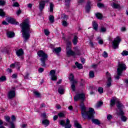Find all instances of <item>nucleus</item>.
Returning a JSON list of instances; mask_svg holds the SVG:
<instances>
[{"mask_svg": "<svg viewBox=\"0 0 128 128\" xmlns=\"http://www.w3.org/2000/svg\"><path fill=\"white\" fill-rule=\"evenodd\" d=\"M81 108V114L82 117L84 120L86 118H88V120H92L93 124H100V120L98 119H92L94 118V115L95 114L94 110V108H89L88 112H86V108L84 106V102L81 103L80 105Z\"/></svg>", "mask_w": 128, "mask_h": 128, "instance_id": "obj_1", "label": "nucleus"}, {"mask_svg": "<svg viewBox=\"0 0 128 128\" xmlns=\"http://www.w3.org/2000/svg\"><path fill=\"white\" fill-rule=\"evenodd\" d=\"M20 26L22 28V36L24 40V42H26L30 38V25L28 20H24V22L20 24Z\"/></svg>", "mask_w": 128, "mask_h": 128, "instance_id": "obj_2", "label": "nucleus"}, {"mask_svg": "<svg viewBox=\"0 0 128 128\" xmlns=\"http://www.w3.org/2000/svg\"><path fill=\"white\" fill-rule=\"evenodd\" d=\"M37 54L40 60L42 66H46V62L48 60V54L44 52L42 50H40L38 52Z\"/></svg>", "mask_w": 128, "mask_h": 128, "instance_id": "obj_3", "label": "nucleus"}, {"mask_svg": "<svg viewBox=\"0 0 128 128\" xmlns=\"http://www.w3.org/2000/svg\"><path fill=\"white\" fill-rule=\"evenodd\" d=\"M126 70V64L124 63H119L118 64V68H117V72H118V74H122V72Z\"/></svg>", "mask_w": 128, "mask_h": 128, "instance_id": "obj_4", "label": "nucleus"}, {"mask_svg": "<svg viewBox=\"0 0 128 128\" xmlns=\"http://www.w3.org/2000/svg\"><path fill=\"white\" fill-rule=\"evenodd\" d=\"M122 41L120 38V37L117 36L116 38L114 39V40L112 42V46L114 50L116 48H118V46L120 45V43Z\"/></svg>", "mask_w": 128, "mask_h": 128, "instance_id": "obj_5", "label": "nucleus"}, {"mask_svg": "<svg viewBox=\"0 0 128 128\" xmlns=\"http://www.w3.org/2000/svg\"><path fill=\"white\" fill-rule=\"evenodd\" d=\"M78 100H80L82 102H84L86 100V95L84 94H77L74 97V100L75 102H78Z\"/></svg>", "mask_w": 128, "mask_h": 128, "instance_id": "obj_6", "label": "nucleus"}, {"mask_svg": "<svg viewBox=\"0 0 128 128\" xmlns=\"http://www.w3.org/2000/svg\"><path fill=\"white\" fill-rule=\"evenodd\" d=\"M106 76L107 78L106 86L107 88H110V86H112V75H110V72H107L106 74Z\"/></svg>", "mask_w": 128, "mask_h": 128, "instance_id": "obj_7", "label": "nucleus"}, {"mask_svg": "<svg viewBox=\"0 0 128 128\" xmlns=\"http://www.w3.org/2000/svg\"><path fill=\"white\" fill-rule=\"evenodd\" d=\"M60 124L61 126H64L65 128H72V124H70V120L67 119L66 120V123L64 124V120H61L60 122Z\"/></svg>", "mask_w": 128, "mask_h": 128, "instance_id": "obj_8", "label": "nucleus"}, {"mask_svg": "<svg viewBox=\"0 0 128 128\" xmlns=\"http://www.w3.org/2000/svg\"><path fill=\"white\" fill-rule=\"evenodd\" d=\"M50 80H58V76L56 75V70H52L50 71Z\"/></svg>", "mask_w": 128, "mask_h": 128, "instance_id": "obj_9", "label": "nucleus"}, {"mask_svg": "<svg viewBox=\"0 0 128 128\" xmlns=\"http://www.w3.org/2000/svg\"><path fill=\"white\" fill-rule=\"evenodd\" d=\"M16 54L18 56H21V60H24V50L22 48H20L16 51Z\"/></svg>", "mask_w": 128, "mask_h": 128, "instance_id": "obj_10", "label": "nucleus"}, {"mask_svg": "<svg viewBox=\"0 0 128 128\" xmlns=\"http://www.w3.org/2000/svg\"><path fill=\"white\" fill-rule=\"evenodd\" d=\"M46 2H48V1L42 0L40 2L39 8L41 12H42V10H44V6H46Z\"/></svg>", "mask_w": 128, "mask_h": 128, "instance_id": "obj_11", "label": "nucleus"}, {"mask_svg": "<svg viewBox=\"0 0 128 128\" xmlns=\"http://www.w3.org/2000/svg\"><path fill=\"white\" fill-rule=\"evenodd\" d=\"M117 114H118V116H122L121 120L122 122H126V116H124V112H122V110H120V112H118Z\"/></svg>", "mask_w": 128, "mask_h": 128, "instance_id": "obj_12", "label": "nucleus"}, {"mask_svg": "<svg viewBox=\"0 0 128 128\" xmlns=\"http://www.w3.org/2000/svg\"><path fill=\"white\" fill-rule=\"evenodd\" d=\"M14 96H16V92L14 91V90H10L8 92V98L10 100L12 98H14Z\"/></svg>", "mask_w": 128, "mask_h": 128, "instance_id": "obj_13", "label": "nucleus"}, {"mask_svg": "<svg viewBox=\"0 0 128 128\" xmlns=\"http://www.w3.org/2000/svg\"><path fill=\"white\" fill-rule=\"evenodd\" d=\"M90 6H92V2H90V1H88L85 8L86 12H90V10L91 8Z\"/></svg>", "mask_w": 128, "mask_h": 128, "instance_id": "obj_14", "label": "nucleus"}, {"mask_svg": "<svg viewBox=\"0 0 128 128\" xmlns=\"http://www.w3.org/2000/svg\"><path fill=\"white\" fill-rule=\"evenodd\" d=\"M117 104H116V106L118 108V110H120H120H122V108H124V106L122 105V103L120 102H117Z\"/></svg>", "mask_w": 128, "mask_h": 128, "instance_id": "obj_15", "label": "nucleus"}, {"mask_svg": "<svg viewBox=\"0 0 128 128\" xmlns=\"http://www.w3.org/2000/svg\"><path fill=\"white\" fill-rule=\"evenodd\" d=\"M66 54L68 56H74L75 54L74 52L70 50H70H67Z\"/></svg>", "mask_w": 128, "mask_h": 128, "instance_id": "obj_16", "label": "nucleus"}, {"mask_svg": "<svg viewBox=\"0 0 128 128\" xmlns=\"http://www.w3.org/2000/svg\"><path fill=\"white\" fill-rule=\"evenodd\" d=\"M7 36L10 38H14V32H7Z\"/></svg>", "mask_w": 128, "mask_h": 128, "instance_id": "obj_17", "label": "nucleus"}, {"mask_svg": "<svg viewBox=\"0 0 128 128\" xmlns=\"http://www.w3.org/2000/svg\"><path fill=\"white\" fill-rule=\"evenodd\" d=\"M92 26L94 30H98V24L96 22V21L92 22Z\"/></svg>", "mask_w": 128, "mask_h": 128, "instance_id": "obj_18", "label": "nucleus"}, {"mask_svg": "<svg viewBox=\"0 0 128 128\" xmlns=\"http://www.w3.org/2000/svg\"><path fill=\"white\" fill-rule=\"evenodd\" d=\"M6 20L8 22H10V24H14V20L12 18H6Z\"/></svg>", "mask_w": 128, "mask_h": 128, "instance_id": "obj_19", "label": "nucleus"}, {"mask_svg": "<svg viewBox=\"0 0 128 128\" xmlns=\"http://www.w3.org/2000/svg\"><path fill=\"white\" fill-rule=\"evenodd\" d=\"M64 87L62 86H60L58 88V92L60 94H64Z\"/></svg>", "mask_w": 128, "mask_h": 128, "instance_id": "obj_20", "label": "nucleus"}, {"mask_svg": "<svg viewBox=\"0 0 128 128\" xmlns=\"http://www.w3.org/2000/svg\"><path fill=\"white\" fill-rule=\"evenodd\" d=\"M42 124L46 126H48L50 124V121L48 120H44L42 121Z\"/></svg>", "mask_w": 128, "mask_h": 128, "instance_id": "obj_21", "label": "nucleus"}, {"mask_svg": "<svg viewBox=\"0 0 128 128\" xmlns=\"http://www.w3.org/2000/svg\"><path fill=\"white\" fill-rule=\"evenodd\" d=\"M54 3L50 2V12H54Z\"/></svg>", "mask_w": 128, "mask_h": 128, "instance_id": "obj_22", "label": "nucleus"}, {"mask_svg": "<svg viewBox=\"0 0 128 128\" xmlns=\"http://www.w3.org/2000/svg\"><path fill=\"white\" fill-rule=\"evenodd\" d=\"M49 20L51 24H54V16L52 15H50L49 16Z\"/></svg>", "mask_w": 128, "mask_h": 128, "instance_id": "obj_23", "label": "nucleus"}, {"mask_svg": "<svg viewBox=\"0 0 128 128\" xmlns=\"http://www.w3.org/2000/svg\"><path fill=\"white\" fill-rule=\"evenodd\" d=\"M116 98H113L112 99L110 100V106H114L116 104Z\"/></svg>", "mask_w": 128, "mask_h": 128, "instance_id": "obj_24", "label": "nucleus"}, {"mask_svg": "<svg viewBox=\"0 0 128 128\" xmlns=\"http://www.w3.org/2000/svg\"><path fill=\"white\" fill-rule=\"evenodd\" d=\"M75 64L76 66H77L79 70H82V68H83L82 64H78V62H76L75 63Z\"/></svg>", "mask_w": 128, "mask_h": 128, "instance_id": "obj_25", "label": "nucleus"}, {"mask_svg": "<svg viewBox=\"0 0 128 128\" xmlns=\"http://www.w3.org/2000/svg\"><path fill=\"white\" fill-rule=\"evenodd\" d=\"M71 46H72V42L70 41H68L66 43V50H70Z\"/></svg>", "mask_w": 128, "mask_h": 128, "instance_id": "obj_26", "label": "nucleus"}, {"mask_svg": "<svg viewBox=\"0 0 128 128\" xmlns=\"http://www.w3.org/2000/svg\"><path fill=\"white\" fill-rule=\"evenodd\" d=\"M54 52H55L56 54H58L59 52H62V48L60 47L54 48Z\"/></svg>", "mask_w": 128, "mask_h": 128, "instance_id": "obj_27", "label": "nucleus"}, {"mask_svg": "<svg viewBox=\"0 0 128 128\" xmlns=\"http://www.w3.org/2000/svg\"><path fill=\"white\" fill-rule=\"evenodd\" d=\"M78 38L77 37V36H74V37L72 40V42H73L74 44V45L77 44Z\"/></svg>", "mask_w": 128, "mask_h": 128, "instance_id": "obj_28", "label": "nucleus"}, {"mask_svg": "<svg viewBox=\"0 0 128 128\" xmlns=\"http://www.w3.org/2000/svg\"><path fill=\"white\" fill-rule=\"evenodd\" d=\"M112 6L114 8H120V4H116V3H113L112 4Z\"/></svg>", "mask_w": 128, "mask_h": 128, "instance_id": "obj_29", "label": "nucleus"}, {"mask_svg": "<svg viewBox=\"0 0 128 128\" xmlns=\"http://www.w3.org/2000/svg\"><path fill=\"white\" fill-rule=\"evenodd\" d=\"M96 16L98 18V20H102V15L100 14V13H97L96 14Z\"/></svg>", "mask_w": 128, "mask_h": 128, "instance_id": "obj_30", "label": "nucleus"}, {"mask_svg": "<svg viewBox=\"0 0 128 128\" xmlns=\"http://www.w3.org/2000/svg\"><path fill=\"white\" fill-rule=\"evenodd\" d=\"M89 76L90 78H94V71H90L89 72Z\"/></svg>", "mask_w": 128, "mask_h": 128, "instance_id": "obj_31", "label": "nucleus"}, {"mask_svg": "<svg viewBox=\"0 0 128 128\" xmlns=\"http://www.w3.org/2000/svg\"><path fill=\"white\" fill-rule=\"evenodd\" d=\"M4 118L6 120V122H10H10H10V116H4Z\"/></svg>", "mask_w": 128, "mask_h": 128, "instance_id": "obj_32", "label": "nucleus"}, {"mask_svg": "<svg viewBox=\"0 0 128 128\" xmlns=\"http://www.w3.org/2000/svg\"><path fill=\"white\" fill-rule=\"evenodd\" d=\"M34 94L36 96V98H40V94L37 91L34 92Z\"/></svg>", "mask_w": 128, "mask_h": 128, "instance_id": "obj_33", "label": "nucleus"}, {"mask_svg": "<svg viewBox=\"0 0 128 128\" xmlns=\"http://www.w3.org/2000/svg\"><path fill=\"white\" fill-rule=\"evenodd\" d=\"M6 16V14L2 9H0V16L4 18Z\"/></svg>", "mask_w": 128, "mask_h": 128, "instance_id": "obj_34", "label": "nucleus"}, {"mask_svg": "<svg viewBox=\"0 0 128 128\" xmlns=\"http://www.w3.org/2000/svg\"><path fill=\"white\" fill-rule=\"evenodd\" d=\"M65 2V6H70V0H64Z\"/></svg>", "mask_w": 128, "mask_h": 128, "instance_id": "obj_35", "label": "nucleus"}, {"mask_svg": "<svg viewBox=\"0 0 128 128\" xmlns=\"http://www.w3.org/2000/svg\"><path fill=\"white\" fill-rule=\"evenodd\" d=\"M74 126L76 128H82V126H80L77 122H74Z\"/></svg>", "mask_w": 128, "mask_h": 128, "instance_id": "obj_36", "label": "nucleus"}, {"mask_svg": "<svg viewBox=\"0 0 128 128\" xmlns=\"http://www.w3.org/2000/svg\"><path fill=\"white\" fill-rule=\"evenodd\" d=\"M6 80V76H2L0 78V82H4Z\"/></svg>", "mask_w": 128, "mask_h": 128, "instance_id": "obj_37", "label": "nucleus"}, {"mask_svg": "<svg viewBox=\"0 0 128 128\" xmlns=\"http://www.w3.org/2000/svg\"><path fill=\"white\" fill-rule=\"evenodd\" d=\"M65 114L62 112H60V113L58 114V116L59 118H64Z\"/></svg>", "mask_w": 128, "mask_h": 128, "instance_id": "obj_38", "label": "nucleus"}, {"mask_svg": "<svg viewBox=\"0 0 128 128\" xmlns=\"http://www.w3.org/2000/svg\"><path fill=\"white\" fill-rule=\"evenodd\" d=\"M98 92L100 94H103L104 93V88L102 87H99L98 88Z\"/></svg>", "mask_w": 128, "mask_h": 128, "instance_id": "obj_39", "label": "nucleus"}, {"mask_svg": "<svg viewBox=\"0 0 128 128\" xmlns=\"http://www.w3.org/2000/svg\"><path fill=\"white\" fill-rule=\"evenodd\" d=\"M102 106V102H99L96 104V108H100V106Z\"/></svg>", "mask_w": 128, "mask_h": 128, "instance_id": "obj_40", "label": "nucleus"}, {"mask_svg": "<svg viewBox=\"0 0 128 128\" xmlns=\"http://www.w3.org/2000/svg\"><path fill=\"white\" fill-rule=\"evenodd\" d=\"M102 56H103L104 58H106L108 56V52H106L104 51L103 54H102Z\"/></svg>", "mask_w": 128, "mask_h": 128, "instance_id": "obj_41", "label": "nucleus"}, {"mask_svg": "<svg viewBox=\"0 0 128 128\" xmlns=\"http://www.w3.org/2000/svg\"><path fill=\"white\" fill-rule=\"evenodd\" d=\"M122 73H120V74H118V72L117 71V76H115V78L116 80H120V77L122 76Z\"/></svg>", "mask_w": 128, "mask_h": 128, "instance_id": "obj_42", "label": "nucleus"}, {"mask_svg": "<svg viewBox=\"0 0 128 128\" xmlns=\"http://www.w3.org/2000/svg\"><path fill=\"white\" fill-rule=\"evenodd\" d=\"M122 54L123 56H128V52L127 50H124L122 52Z\"/></svg>", "mask_w": 128, "mask_h": 128, "instance_id": "obj_43", "label": "nucleus"}, {"mask_svg": "<svg viewBox=\"0 0 128 128\" xmlns=\"http://www.w3.org/2000/svg\"><path fill=\"white\" fill-rule=\"evenodd\" d=\"M68 78L70 82L74 80V76L72 74H70V76L68 77Z\"/></svg>", "mask_w": 128, "mask_h": 128, "instance_id": "obj_44", "label": "nucleus"}, {"mask_svg": "<svg viewBox=\"0 0 128 128\" xmlns=\"http://www.w3.org/2000/svg\"><path fill=\"white\" fill-rule=\"evenodd\" d=\"M12 6L18 8V6H20V4H18V2H15L13 4Z\"/></svg>", "mask_w": 128, "mask_h": 128, "instance_id": "obj_45", "label": "nucleus"}, {"mask_svg": "<svg viewBox=\"0 0 128 128\" xmlns=\"http://www.w3.org/2000/svg\"><path fill=\"white\" fill-rule=\"evenodd\" d=\"M100 32H106V28L104 27H101Z\"/></svg>", "mask_w": 128, "mask_h": 128, "instance_id": "obj_46", "label": "nucleus"}, {"mask_svg": "<svg viewBox=\"0 0 128 128\" xmlns=\"http://www.w3.org/2000/svg\"><path fill=\"white\" fill-rule=\"evenodd\" d=\"M44 34H45L46 36H48L50 34V31L47 29L44 30Z\"/></svg>", "mask_w": 128, "mask_h": 128, "instance_id": "obj_47", "label": "nucleus"}, {"mask_svg": "<svg viewBox=\"0 0 128 128\" xmlns=\"http://www.w3.org/2000/svg\"><path fill=\"white\" fill-rule=\"evenodd\" d=\"M10 126L9 128H16V125H14V122H10Z\"/></svg>", "mask_w": 128, "mask_h": 128, "instance_id": "obj_48", "label": "nucleus"}, {"mask_svg": "<svg viewBox=\"0 0 128 128\" xmlns=\"http://www.w3.org/2000/svg\"><path fill=\"white\" fill-rule=\"evenodd\" d=\"M97 6L98 8H104V5L102 3H98Z\"/></svg>", "mask_w": 128, "mask_h": 128, "instance_id": "obj_49", "label": "nucleus"}, {"mask_svg": "<svg viewBox=\"0 0 128 128\" xmlns=\"http://www.w3.org/2000/svg\"><path fill=\"white\" fill-rule=\"evenodd\" d=\"M71 88H72V90L73 92L76 91V86L74 85V84H72L71 85Z\"/></svg>", "mask_w": 128, "mask_h": 128, "instance_id": "obj_50", "label": "nucleus"}, {"mask_svg": "<svg viewBox=\"0 0 128 128\" xmlns=\"http://www.w3.org/2000/svg\"><path fill=\"white\" fill-rule=\"evenodd\" d=\"M6 4V1L2 0H0V6H4Z\"/></svg>", "mask_w": 128, "mask_h": 128, "instance_id": "obj_51", "label": "nucleus"}, {"mask_svg": "<svg viewBox=\"0 0 128 128\" xmlns=\"http://www.w3.org/2000/svg\"><path fill=\"white\" fill-rule=\"evenodd\" d=\"M20 64L19 62H16L15 63V66H16V68H18V69L20 70Z\"/></svg>", "mask_w": 128, "mask_h": 128, "instance_id": "obj_52", "label": "nucleus"}, {"mask_svg": "<svg viewBox=\"0 0 128 128\" xmlns=\"http://www.w3.org/2000/svg\"><path fill=\"white\" fill-rule=\"evenodd\" d=\"M44 70V69L42 68H39L38 70V71L39 72H40V73L42 72Z\"/></svg>", "mask_w": 128, "mask_h": 128, "instance_id": "obj_53", "label": "nucleus"}, {"mask_svg": "<svg viewBox=\"0 0 128 128\" xmlns=\"http://www.w3.org/2000/svg\"><path fill=\"white\" fill-rule=\"evenodd\" d=\"M16 14L17 16H20V14H22V10H20V9H19L17 12H16Z\"/></svg>", "mask_w": 128, "mask_h": 128, "instance_id": "obj_54", "label": "nucleus"}, {"mask_svg": "<svg viewBox=\"0 0 128 128\" xmlns=\"http://www.w3.org/2000/svg\"><path fill=\"white\" fill-rule=\"evenodd\" d=\"M62 24L64 26H68V23L66 22V21H63Z\"/></svg>", "mask_w": 128, "mask_h": 128, "instance_id": "obj_55", "label": "nucleus"}, {"mask_svg": "<svg viewBox=\"0 0 128 128\" xmlns=\"http://www.w3.org/2000/svg\"><path fill=\"white\" fill-rule=\"evenodd\" d=\"M11 119L12 120V122H14V120H16V116L12 115V116Z\"/></svg>", "mask_w": 128, "mask_h": 128, "instance_id": "obj_56", "label": "nucleus"}, {"mask_svg": "<svg viewBox=\"0 0 128 128\" xmlns=\"http://www.w3.org/2000/svg\"><path fill=\"white\" fill-rule=\"evenodd\" d=\"M107 118L108 120H110L111 118H112V116L110 114H108L107 116Z\"/></svg>", "mask_w": 128, "mask_h": 128, "instance_id": "obj_57", "label": "nucleus"}, {"mask_svg": "<svg viewBox=\"0 0 128 128\" xmlns=\"http://www.w3.org/2000/svg\"><path fill=\"white\" fill-rule=\"evenodd\" d=\"M42 118H46V113H43L42 114Z\"/></svg>", "mask_w": 128, "mask_h": 128, "instance_id": "obj_58", "label": "nucleus"}, {"mask_svg": "<svg viewBox=\"0 0 128 128\" xmlns=\"http://www.w3.org/2000/svg\"><path fill=\"white\" fill-rule=\"evenodd\" d=\"M28 8H32V4H28Z\"/></svg>", "mask_w": 128, "mask_h": 128, "instance_id": "obj_59", "label": "nucleus"}, {"mask_svg": "<svg viewBox=\"0 0 128 128\" xmlns=\"http://www.w3.org/2000/svg\"><path fill=\"white\" fill-rule=\"evenodd\" d=\"M2 24H4V26H8V22H6V21H3L2 22Z\"/></svg>", "mask_w": 128, "mask_h": 128, "instance_id": "obj_60", "label": "nucleus"}, {"mask_svg": "<svg viewBox=\"0 0 128 128\" xmlns=\"http://www.w3.org/2000/svg\"><path fill=\"white\" fill-rule=\"evenodd\" d=\"M90 44L92 48H94V42H92V41L90 42Z\"/></svg>", "mask_w": 128, "mask_h": 128, "instance_id": "obj_61", "label": "nucleus"}, {"mask_svg": "<svg viewBox=\"0 0 128 128\" xmlns=\"http://www.w3.org/2000/svg\"><path fill=\"white\" fill-rule=\"evenodd\" d=\"M98 44H104V41L102 40H98Z\"/></svg>", "mask_w": 128, "mask_h": 128, "instance_id": "obj_62", "label": "nucleus"}, {"mask_svg": "<svg viewBox=\"0 0 128 128\" xmlns=\"http://www.w3.org/2000/svg\"><path fill=\"white\" fill-rule=\"evenodd\" d=\"M18 76L16 74H14L12 75V78H16Z\"/></svg>", "mask_w": 128, "mask_h": 128, "instance_id": "obj_63", "label": "nucleus"}, {"mask_svg": "<svg viewBox=\"0 0 128 128\" xmlns=\"http://www.w3.org/2000/svg\"><path fill=\"white\" fill-rule=\"evenodd\" d=\"M126 27H122L121 28L122 32H126Z\"/></svg>", "mask_w": 128, "mask_h": 128, "instance_id": "obj_64", "label": "nucleus"}]
</instances>
